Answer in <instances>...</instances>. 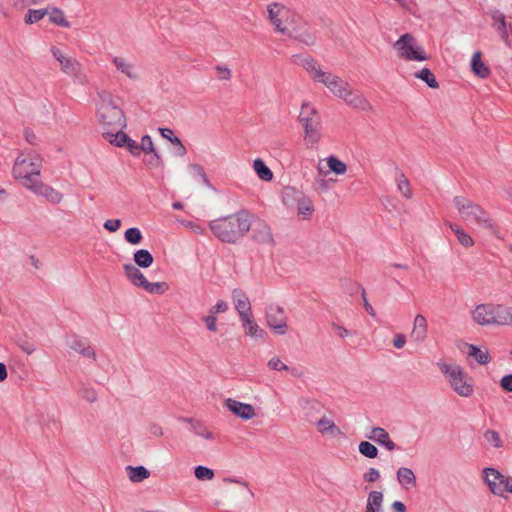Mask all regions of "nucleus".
<instances>
[{"instance_id":"obj_1","label":"nucleus","mask_w":512,"mask_h":512,"mask_svg":"<svg viewBox=\"0 0 512 512\" xmlns=\"http://www.w3.org/2000/svg\"><path fill=\"white\" fill-rule=\"evenodd\" d=\"M209 227L222 242L235 243L251 228L249 213L241 210L226 217L212 220Z\"/></svg>"},{"instance_id":"obj_2","label":"nucleus","mask_w":512,"mask_h":512,"mask_svg":"<svg viewBox=\"0 0 512 512\" xmlns=\"http://www.w3.org/2000/svg\"><path fill=\"white\" fill-rule=\"evenodd\" d=\"M453 203L466 224L488 230L497 236V225L483 207L463 196L454 197Z\"/></svg>"},{"instance_id":"obj_3","label":"nucleus","mask_w":512,"mask_h":512,"mask_svg":"<svg viewBox=\"0 0 512 512\" xmlns=\"http://www.w3.org/2000/svg\"><path fill=\"white\" fill-rule=\"evenodd\" d=\"M97 115L103 132L107 130L125 129L127 126L123 110L110 92L102 91L98 94Z\"/></svg>"},{"instance_id":"obj_4","label":"nucleus","mask_w":512,"mask_h":512,"mask_svg":"<svg viewBox=\"0 0 512 512\" xmlns=\"http://www.w3.org/2000/svg\"><path fill=\"white\" fill-rule=\"evenodd\" d=\"M41 168L42 158L38 153L32 150L21 151L14 161L12 175L27 187V183L38 180Z\"/></svg>"},{"instance_id":"obj_5","label":"nucleus","mask_w":512,"mask_h":512,"mask_svg":"<svg viewBox=\"0 0 512 512\" xmlns=\"http://www.w3.org/2000/svg\"><path fill=\"white\" fill-rule=\"evenodd\" d=\"M437 366L457 395L467 398L474 393L473 380L460 365L440 361Z\"/></svg>"},{"instance_id":"obj_6","label":"nucleus","mask_w":512,"mask_h":512,"mask_svg":"<svg viewBox=\"0 0 512 512\" xmlns=\"http://www.w3.org/2000/svg\"><path fill=\"white\" fill-rule=\"evenodd\" d=\"M507 305L482 303L475 306L471 317L480 326H505Z\"/></svg>"},{"instance_id":"obj_7","label":"nucleus","mask_w":512,"mask_h":512,"mask_svg":"<svg viewBox=\"0 0 512 512\" xmlns=\"http://www.w3.org/2000/svg\"><path fill=\"white\" fill-rule=\"evenodd\" d=\"M299 120L304 128L305 138L311 143H317L321 137V121L316 109L309 102L302 104Z\"/></svg>"},{"instance_id":"obj_8","label":"nucleus","mask_w":512,"mask_h":512,"mask_svg":"<svg viewBox=\"0 0 512 512\" xmlns=\"http://www.w3.org/2000/svg\"><path fill=\"white\" fill-rule=\"evenodd\" d=\"M139 268L131 263L123 265L125 276L134 286L140 287L151 294H163L168 290L169 286L166 282H149Z\"/></svg>"},{"instance_id":"obj_9","label":"nucleus","mask_w":512,"mask_h":512,"mask_svg":"<svg viewBox=\"0 0 512 512\" xmlns=\"http://www.w3.org/2000/svg\"><path fill=\"white\" fill-rule=\"evenodd\" d=\"M401 58L409 61H425L428 59L425 51L417 44L410 34L402 35L394 44Z\"/></svg>"},{"instance_id":"obj_10","label":"nucleus","mask_w":512,"mask_h":512,"mask_svg":"<svg viewBox=\"0 0 512 512\" xmlns=\"http://www.w3.org/2000/svg\"><path fill=\"white\" fill-rule=\"evenodd\" d=\"M483 473L485 482L493 494L503 496L505 492L512 493V477L504 476L494 468H485Z\"/></svg>"},{"instance_id":"obj_11","label":"nucleus","mask_w":512,"mask_h":512,"mask_svg":"<svg viewBox=\"0 0 512 512\" xmlns=\"http://www.w3.org/2000/svg\"><path fill=\"white\" fill-rule=\"evenodd\" d=\"M266 325L277 335H285L288 331L287 317L284 308L270 304L265 311Z\"/></svg>"},{"instance_id":"obj_12","label":"nucleus","mask_w":512,"mask_h":512,"mask_svg":"<svg viewBox=\"0 0 512 512\" xmlns=\"http://www.w3.org/2000/svg\"><path fill=\"white\" fill-rule=\"evenodd\" d=\"M268 16L276 31L282 34L288 32V27L284 26L283 23H292L296 18L295 13L278 3L268 6Z\"/></svg>"},{"instance_id":"obj_13","label":"nucleus","mask_w":512,"mask_h":512,"mask_svg":"<svg viewBox=\"0 0 512 512\" xmlns=\"http://www.w3.org/2000/svg\"><path fill=\"white\" fill-rule=\"evenodd\" d=\"M286 24V27H288V32L285 33L286 35L304 43L305 45L315 44V35L309 31L306 22H304L300 16L296 15L294 22Z\"/></svg>"},{"instance_id":"obj_14","label":"nucleus","mask_w":512,"mask_h":512,"mask_svg":"<svg viewBox=\"0 0 512 512\" xmlns=\"http://www.w3.org/2000/svg\"><path fill=\"white\" fill-rule=\"evenodd\" d=\"M50 51L53 57L58 61L63 73L74 77L81 73L82 65L76 58L65 54L55 46L51 47Z\"/></svg>"},{"instance_id":"obj_15","label":"nucleus","mask_w":512,"mask_h":512,"mask_svg":"<svg viewBox=\"0 0 512 512\" xmlns=\"http://www.w3.org/2000/svg\"><path fill=\"white\" fill-rule=\"evenodd\" d=\"M302 66L309 73L314 82L323 84L327 89L330 87L334 74L323 71L316 60L311 57H306L302 61Z\"/></svg>"},{"instance_id":"obj_16","label":"nucleus","mask_w":512,"mask_h":512,"mask_svg":"<svg viewBox=\"0 0 512 512\" xmlns=\"http://www.w3.org/2000/svg\"><path fill=\"white\" fill-rule=\"evenodd\" d=\"M340 99H342L347 105L354 109L362 110V111H372L373 107L370 104V102L366 99V97L359 92L358 90H354L350 87V85L347 86L345 89V92L342 93V96H340Z\"/></svg>"},{"instance_id":"obj_17","label":"nucleus","mask_w":512,"mask_h":512,"mask_svg":"<svg viewBox=\"0 0 512 512\" xmlns=\"http://www.w3.org/2000/svg\"><path fill=\"white\" fill-rule=\"evenodd\" d=\"M111 61L118 73L124 75L131 81L140 80L141 74L139 68L128 58L122 56H114Z\"/></svg>"},{"instance_id":"obj_18","label":"nucleus","mask_w":512,"mask_h":512,"mask_svg":"<svg viewBox=\"0 0 512 512\" xmlns=\"http://www.w3.org/2000/svg\"><path fill=\"white\" fill-rule=\"evenodd\" d=\"M28 190L33 193L44 197L47 201L53 204H58L61 202L63 196L60 192L56 191L54 188L44 184L41 180H36L31 183H27Z\"/></svg>"},{"instance_id":"obj_19","label":"nucleus","mask_w":512,"mask_h":512,"mask_svg":"<svg viewBox=\"0 0 512 512\" xmlns=\"http://www.w3.org/2000/svg\"><path fill=\"white\" fill-rule=\"evenodd\" d=\"M224 407H226L231 413L243 420H251L255 417V408L253 405L243 403L238 400L227 398L224 401Z\"/></svg>"},{"instance_id":"obj_20","label":"nucleus","mask_w":512,"mask_h":512,"mask_svg":"<svg viewBox=\"0 0 512 512\" xmlns=\"http://www.w3.org/2000/svg\"><path fill=\"white\" fill-rule=\"evenodd\" d=\"M252 226V238L263 245H274V238L270 226L263 220H256Z\"/></svg>"},{"instance_id":"obj_21","label":"nucleus","mask_w":512,"mask_h":512,"mask_svg":"<svg viewBox=\"0 0 512 512\" xmlns=\"http://www.w3.org/2000/svg\"><path fill=\"white\" fill-rule=\"evenodd\" d=\"M67 345L69 349L77 352L85 358H89L92 360L96 359V353L88 339L79 336H73L69 341H67Z\"/></svg>"},{"instance_id":"obj_22","label":"nucleus","mask_w":512,"mask_h":512,"mask_svg":"<svg viewBox=\"0 0 512 512\" xmlns=\"http://www.w3.org/2000/svg\"><path fill=\"white\" fill-rule=\"evenodd\" d=\"M298 405L301 408L305 419L310 423L315 422L317 415H319L322 410V405L317 400L311 398H299Z\"/></svg>"},{"instance_id":"obj_23","label":"nucleus","mask_w":512,"mask_h":512,"mask_svg":"<svg viewBox=\"0 0 512 512\" xmlns=\"http://www.w3.org/2000/svg\"><path fill=\"white\" fill-rule=\"evenodd\" d=\"M366 437L388 451H393L396 448V444L391 440L389 433L382 427H373Z\"/></svg>"},{"instance_id":"obj_24","label":"nucleus","mask_w":512,"mask_h":512,"mask_svg":"<svg viewBox=\"0 0 512 512\" xmlns=\"http://www.w3.org/2000/svg\"><path fill=\"white\" fill-rule=\"evenodd\" d=\"M396 479H397V482L399 483V485L404 490H407V491L415 488L417 485L416 476H415L413 470L410 468H407V467H400L396 471Z\"/></svg>"},{"instance_id":"obj_25","label":"nucleus","mask_w":512,"mask_h":512,"mask_svg":"<svg viewBox=\"0 0 512 512\" xmlns=\"http://www.w3.org/2000/svg\"><path fill=\"white\" fill-rule=\"evenodd\" d=\"M231 297L238 315L252 311L250 300L243 290L233 289Z\"/></svg>"},{"instance_id":"obj_26","label":"nucleus","mask_w":512,"mask_h":512,"mask_svg":"<svg viewBox=\"0 0 512 512\" xmlns=\"http://www.w3.org/2000/svg\"><path fill=\"white\" fill-rule=\"evenodd\" d=\"M302 194V191L294 187L287 186L282 190V202L286 207L293 209L296 204L299 203Z\"/></svg>"},{"instance_id":"obj_27","label":"nucleus","mask_w":512,"mask_h":512,"mask_svg":"<svg viewBox=\"0 0 512 512\" xmlns=\"http://www.w3.org/2000/svg\"><path fill=\"white\" fill-rule=\"evenodd\" d=\"M317 426L318 431L321 434H329L331 436H337L340 434V429L335 425L334 421L326 416H322L320 419L313 422Z\"/></svg>"},{"instance_id":"obj_28","label":"nucleus","mask_w":512,"mask_h":512,"mask_svg":"<svg viewBox=\"0 0 512 512\" xmlns=\"http://www.w3.org/2000/svg\"><path fill=\"white\" fill-rule=\"evenodd\" d=\"M293 209H296L298 216L303 219H310L314 212V205L312 200L303 193L299 203Z\"/></svg>"},{"instance_id":"obj_29","label":"nucleus","mask_w":512,"mask_h":512,"mask_svg":"<svg viewBox=\"0 0 512 512\" xmlns=\"http://www.w3.org/2000/svg\"><path fill=\"white\" fill-rule=\"evenodd\" d=\"M140 152L153 154V162H150L152 167H158L161 164V158L154 149L152 138L149 135H144L139 144Z\"/></svg>"},{"instance_id":"obj_30","label":"nucleus","mask_w":512,"mask_h":512,"mask_svg":"<svg viewBox=\"0 0 512 512\" xmlns=\"http://www.w3.org/2000/svg\"><path fill=\"white\" fill-rule=\"evenodd\" d=\"M124 129L107 130L104 131L103 137L110 143L117 147H124L125 142L128 141V135L124 133Z\"/></svg>"},{"instance_id":"obj_31","label":"nucleus","mask_w":512,"mask_h":512,"mask_svg":"<svg viewBox=\"0 0 512 512\" xmlns=\"http://www.w3.org/2000/svg\"><path fill=\"white\" fill-rule=\"evenodd\" d=\"M384 496L380 491L373 490L368 494L365 512H380L382 510Z\"/></svg>"},{"instance_id":"obj_32","label":"nucleus","mask_w":512,"mask_h":512,"mask_svg":"<svg viewBox=\"0 0 512 512\" xmlns=\"http://www.w3.org/2000/svg\"><path fill=\"white\" fill-rule=\"evenodd\" d=\"M469 357H472L475 359V361L480 365H486L490 362L489 352L487 349H481L478 346L474 344L468 345V352Z\"/></svg>"},{"instance_id":"obj_33","label":"nucleus","mask_w":512,"mask_h":512,"mask_svg":"<svg viewBox=\"0 0 512 512\" xmlns=\"http://www.w3.org/2000/svg\"><path fill=\"white\" fill-rule=\"evenodd\" d=\"M471 69L477 76L481 78H486L490 73L489 68L481 60L480 52H475L473 54L471 60Z\"/></svg>"},{"instance_id":"obj_34","label":"nucleus","mask_w":512,"mask_h":512,"mask_svg":"<svg viewBox=\"0 0 512 512\" xmlns=\"http://www.w3.org/2000/svg\"><path fill=\"white\" fill-rule=\"evenodd\" d=\"M159 132L163 138H166L169 140L173 145L177 147V154L179 156H185L187 153V150L185 146L182 144L181 140L174 136L172 129L170 128H159Z\"/></svg>"},{"instance_id":"obj_35","label":"nucleus","mask_w":512,"mask_h":512,"mask_svg":"<svg viewBox=\"0 0 512 512\" xmlns=\"http://www.w3.org/2000/svg\"><path fill=\"white\" fill-rule=\"evenodd\" d=\"M133 260L140 268H148L154 261L152 254L146 249L137 250L133 255Z\"/></svg>"},{"instance_id":"obj_36","label":"nucleus","mask_w":512,"mask_h":512,"mask_svg":"<svg viewBox=\"0 0 512 512\" xmlns=\"http://www.w3.org/2000/svg\"><path fill=\"white\" fill-rule=\"evenodd\" d=\"M48 14L51 23L63 28H69L71 26L70 22L65 18V14L61 9L52 7L48 9Z\"/></svg>"},{"instance_id":"obj_37","label":"nucleus","mask_w":512,"mask_h":512,"mask_svg":"<svg viewBox=\"0 0 512 512\" xmlns=\"http://www.w3.org/2000/svg\"><path fill=\"white\" fill-rule=\"evenodd\" d=\"M129 480L134 483L142 482L150 476V472L144 466H127Z\"/></svg>"},{"instance_id":"obj_38","label":"nucleus","mask_w":512,"mask_h":512,"mask_svg":"<svg viewBox=\"0 0 512 512\" xmlns=\"http://www.w3.org/2000/svg\"><path fill=\"white\" fill-rule=\"evenodd\" d=\"M449 226L462 246L468 248L474 245V240L464 229L455 224H450Z\"/></svg>"},{"instance_id":"obj_39","label":"nucleus","mask_w":512,"mask_h":512,"mask_svg":"<svg viewBox=\"0 0 512 512\" xmlns=\"http://www.w3.org/2000/svg\"><path fill=\"white\" fill-rule=\"evenodd\" d=\"M253 168L261 180H263V181H271L272 180V178H273L272 171L261 159L254 160Z\"/></svg>"},{"instance_id":"obj_40","label":"nucleus","mask_w":512,"mask_h":512,"mask_svg":"<svg viewBox=\"0 0 512 512\" xmlns=\"http://www.w3.org/2000/svg\"><path fill=\"white\" fill-rule=\"evenodd\" d=\"M191 424V430L196 436L202 437L206 440H213L214 434L202 423L192 419L187 420Z\"/></svg>"},{"instance_id":"obj_41","label":"nucleus","mask_w":512,"mask_h":512,"mask_svg":"<svg viewBox=\"0 0 512 512\" xmlns=\"http://www.w3.org/2000/svg\"><path fill=\"white\" fill-rule=\"evenodd\" d=\"M397 182V188L398 191L406 198L411 199L412 198V191L410 187L409 180L405 176L403 172H399L396 177Z\"/></svg>"},{"instance_id":"obj_42","label":"nucleus","mask_w":512,"mask_h":512,"mask_svg":"<svg viewBox=\"0 0 512 512\" xmlns=\"http://www.w3.org/2000/svg\"><path fill=\"white\" fill-rule=\"evenodd\" d=\"M48 14V8L29 9L24 16V22L28 25L39 22Z\"/></svg>"},{"instance_id":"obj_43","label":"nucleus","mask_w":512,"mask_h":512,"mask_svg":"<svg viewBox=\"0 0 512 512\" xmlns=\"http://www.w3.org/2000/svg\"><path fill=\"white\" fill-rule=\"evenodd\" d=\"M349 85L348 82L343 80L341 77L334 74L333 81L331 82L330 87L328 90L336 97L340 98L342 96V93L345 92V89Z\"/></svg>"},{"instance_id":"obj_44","label":"nucleus","mask_w":512,"mask_h":512,"mask_svg":"<svg viewBox=\"0 0 512 512\" xmlns=\"http://www.w3.org/2000/svg\"><path fill=\"white\" fill-rule=\"evenodd\" d=\"M415 77L424 81L430 88L436 89L439 87L434 74L428 68H423L419 72L415 73Z\"/></svg>"},{"instance_id":"obj_45","label":"nucleus","mask_w":512,"mask_h":512,"mask_svg":"<svg viewBox=\"0 0 512 512\" xmlns=\"http://www.w3.org/2000/svg\"><path fill=\"white\" fill-rule=\"evenodd\" d=\"M326 161L329 169L335 174L343 175L346 173L347 165L343 161L339 160L337 157L329 156L326 159Z\"/></svg>"},{"instance_id":"obj_46","label":"nucleus","mask_w":512,"mask_h":512,"mask_svg":"<svg viewBox=\"0 0 512 512\" xmlns=\"http://www.w3.org/2000/svg\"><path fill=\"white\" fill-rule=\"evenodd\" d=\"M358 449L361 455L370 459L376 458L378 455L377 447L368 441L360 442Z\"/></svg>"},{"instance_id":"obj_47","label":"nucleus","mask_w":512,"mask_h":512,"mask_svg":"<svg viewBox=\"0 0 512 512\" xmlns=\"http://www.w3.org/2000/svg\"><path fill=\"white\" fill-rule=\"evenodd\" d=\"M194 474L200 481H210L215 476V473L211 468L202 465L195 467Z\"/></svg>"},{"instance_id":"obj_48","label":"nucleus","mask_w":512,"mask_h":512,"mask_svg":"<svg viewBox=\"0 0 512 512\" xmlns=\"http://www.w3.org/2000/svg\"><path fill=\"white\" fill-rule=\"evenodd\" d=\"M124 238L128 243L137 245L142 241L143 235L138 228L132 227L125 231Z\"/></svg>"},{"instance_id":"obj_49","label":"nucleus","mask_w":512,"mask_h":512,"mask_svg":"<svg viewBox=\"0 0 512 512\" xmlns=\"http://www.w3.org/2000/svg\"><path fill=\"white\" fill-rule=\"evenodd\" d=\"M188 169H189V172L190 174L195 177V178H200L203 182V184H205L206 186H209L210 185V182L207 178V175L204 171V169L198 165V164H190L188 166Z\"/></svg>"},{"instance_id":"obj_50","label":"nucleus","mask_w":512,"mask_h":512,"mask_svg":"<svg viewBox=\"0 0 512 512\" xmlns=\"http://www.w3.org/2000/svg\"><path fill=\"white\" fill-rule=\"evenodd\" d=\"M16 343L17 346L27 355L33 354L36 350V345L34 342L27 338H19Z\"/></svg>"},{"instance_id":"obj_51","label":"nucleus","mask_w":512,"mask_h":512,"mask_svg":"<svg viewBox=\"0 0 512 512\" xmlns=\"http://www.w3.org/2000/svg\"><path fill=\"white\" fill-rule=\"evenodd\" d=\"M484 438L488 443L496 448H500L503 445L499 433L495 430H487L484 433Z\"/></svg>"},{"instance_id":"obj_52","label":"nucleus","mask_w":512,"mask_h":512,"mask_svg":"<svg viewBox=\"0 0 512 512\" xmlns=\"http://www.w3.org/2000/svg\"><path fill=\"white\" fill-rule=\"evenodd\" d=\"M202 322L205 324L209 332L216 333L218 331L217 317L211 313L202 317Z\"/></svg>"},{"instance_id":"obj_53","label":"nucleus","mask_w":512,"mask_h":512,"mask_svg":"<svg viewBox=\"0 0 512 512\" xmlns=\"http://www.w3.org/2000/svg\"><path fill=\"white\" fill-rule=\"evenodd\" d=\"M267 366L270 370H273V371H287L289 369V366H287L285 363H283L281 361L280 358L278 357H273L271 358L268 363H267Z\"/></svg>"},{"instance_id":"obj_54","label":"nucleus","mask_w":512,"mask_h":512,"mask_svg":"<svg viewBox=\"0 0 512 512\" xmlns=\"http://www.w3.org/2000/svg\"><path fill=\"white\" fill-rule=\"evenodd\" d=\"M245 334L253 338H264L265 331L255 322L245 329Z\"/></svg>"},{"instance_id":"obj_55","label":"nucleus","mask_w":512,"mask_h":512,"mask_svg":"<svg viewBox=\"0 0 512 512\" xmlns=\"http://www.w3.org/2000/svg\"><path fill=\"white\" fill-rule=\"evenodd\" d=\"M47 0H13V6L17 9H25L29 6L41 5Z\"/></svg>"},{"instance_id":"obj_56","label":"nucleus","mask_w":512,"mask_h":512,"mask_svg":"<svg viewBox=\"0 0 512 512\" xmlns=\"http://www.w3.org/2000/svg\"><path fill=\"white\" fill-rule=\"evenodd\" d=\"M427 332L428 328H413L411 338L417 343H422L427 338Z\"/></svg>"},{"instance_id":"obj_57","label":"nucleus","mask_w":512,"mask_h":512,"mask_svg":"<svg viewBox=\"0 0 512 512\" xmlns=\"http://www.w3.org/2000/svg\"><path fill=\"white\" fill-rule=\"evenodd\" d=\"M228 309H229V305L226 301L218 300L216 302V304L209 309V313L216 316L217 314H222V313L227 312Z\"/></svg>"},{"instance_id":"obj_58","label":"nucleus","mask_w":512,"mask_h":512,"mask_svg":"<svg viewBox=\"0 0 512 512\" xmlns=\"http://www.w3.org/2000/svg\"><path fill=\"white\" fill-rule=\"evenodd\" d=\"M380 472L376 468H369L363 475V480L365 482L373 483L379 480Z\"/></svg>"},{"instance_id":"obj_59","label":"nucleus","mask_w":512,"mask_h":512,"mask_svg":"<svg viewBox=\"0 0 512 512\" xmlns=\"http://www.w3.org/2000/svg\"><path fill=\"white\" fill-rule=\"evenodd\" d=\"M494 19L497 22V27H496L497 30L499 32H501L503 38H507L508 37V33L506 31V22H505L504 15L501 14V13H498V15L494 16Z\"/></svg>"},{"instance_id":"obj_60","label":"nucleus","mask_w":512,"mask_h":512,"mask_svg":"<svg viewBox=\"0 0 512 512\" xmlns=\"http://www.w3.org/2000/svg\"><path fill=\"white\" fill-rule=\"evenodd\" d=\"M124 147H126L133 156H139L141 153L139 144L130 137H128V141L125 142Z\"/></svg>"},{"instance_id":"obj_61","label":"nucleus","mask_w":512,"mask_h":512,"mask_svg":"<svg viewBox=\"0 0 512 512\" xmlns=\"http://www.w3.org/2000/svg\"><path fill=\"white\" fill-rule=\"evenodd\" d=\"M239 318L241 320L242 326L247 329L249 326L255 323L254 316L252 311L239 314Z\"/></svg>"},{"instance_id":"obj_62","label":"nucleus","mask_w":512,"mask_h":512,"mask_svg":"<svg viewBox=\"0 0 512 512\" xmlns=\"http://www.w3.org/2000/svg\"><path fill=\"white\" fill-rule=\"evenodd\" d=\"M103 226L109 232H116L117 230H119V228L121 226V220L120 219H109L104 222Z\"/></svg>"},{"instance_id":"obj_63","label":"nucleus","mask_w":512,"mask_h":512,"mask_svg":"<svg viewBox=\"0 0 512 512\" xmlns=\"http://www.w3.org/2000/svg\"><path fill=\"white\" fill-rule=\"evenodd\" d=\"M82 397L90 403H93L97 400L98 395L97 392L93 388H84L82 390Z\"/></svg>"},{"instance_id":"obj_64","label":"nucleus","mask_w":512,"mask_h":512,"mask_svg":"<svg viewBox=\"0 0 512 512\" xmlns=\"http://www.w3.org/2000/svg\"><path fill=\"white\" fill-rule=\"evenodd\" d=\"M500 386L507 392H512V374L505 375L500 380Z\"/></svg>"}]
</instances>
